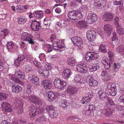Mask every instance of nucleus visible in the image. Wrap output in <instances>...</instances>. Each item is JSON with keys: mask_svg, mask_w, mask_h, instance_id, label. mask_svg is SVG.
<instances>
[{"mask_svg": "<svg viewBox=\"0 0 124 124\" xmlns=\"http://www.w3.org/2000/svg\"><path fill=\"white\" fill-rule=\"evenodd\" d=\"M21 39L23 41L28 42V43L30 44L33 45L35 43L33 36L27 32H23L22 34Z\"/></svg>", "mask_w": 124, "mask_h": 124, "instance_id": "nucleus-1", "label": "nucleus"}, {"mask_svg": "<svg viewBox=\"0 0 124 124\" xmlns=\"http://www.w3.org/2000/svg\"><path fill=\"white\" fill-rule=\"evenodd\" d=\"M68 16L70 19L74 21L79 20L82 17L81 13L78 11H70L68 13Z\"/></svg>", "mask_w": 124, "mask_h": 124, "instance_id": "nucleus-2", "label": "nucleus"}, {"mask_svg": "<svg viewBox=\"0 0 124 124\" xmlns=\"http://www.w3.org/2000/svg\"><path fill=\"white\" fill-rule=\"evenodd\" d=\"M116 87L114 84L111 83H108L107 85L106 91L107 93L111 96H115L116 95Z\"/></svg>", "mask_w": 124, "mask_h": 124, "instance_id": "nucleus-3", "label": "nucleus"}, {"mask_svg": "<svg viewBox=\"0 0 124 124\" xmlns=\"http://www.w3.org/2000/svg\"><path fill=\"white\" fill-rule=\"evenodd\" d=\"M71 40L74 46H78V49H81V47L83 44V41L81 38L78 37L74 36L71 38Z\"/></svg>", "mask_w": 124, "mask_h": 124, "instance_id": "nucleus-4", "label": "nucleus"}, {"mask_svg": "<svg viewBox=\"0 0 124 124\" xmlns=\"http://www.w3.org/2000/svg\"><path fill=\"white\" fill-rule=\"evenodd\" d=\"M54 84L55 87L58 89H62L65 87L67 85L66 82L61 81L58 78L55 79L54 80Z\"/></svg>", "mask_w": 124, "mask_h": 124, "instance_id": "nucleus-5", "label": "nucleus"}, {"mask_svg": "<svg viewBox=\"0 0 124 124\" xmlns=\"http://www.w3.org/2000/svg\"><path fill=\"white\" fill-rule=\"evenodd\" d=\"M98 54L93 52H88L87 53L85 56L86 60L88 62L96 59L98 57Z\"/></svg>", "mask_w": 124, "mask_h": 124, "instance_id": "nucleus-6", "label": "nucleus"}, {"mask_svg": "<svg viewBox=\"0 0 124 124\" xmlns=\"http://www.w3.org/2000/svg\"><path fill=\"white\" fill-rule=\"evenodd\" d=\"M14 102L18 110V112L20 113L23 112V102L22 100L17 99L14 101Z\"/></svg>", "mask_w": 124, "mask_h": 124, "instance_id": "nucleus-7", "label": "nucleus"}, {"mask_svg": "<svg viewBox=\"0 0 124 124\" xmlns=\"http://www.w3.org/2000/svg\"><path fill=\"white\" fill-rule=\"evenodd\" d=\"M1 105L3 113L10 112L12 111L11 106L8 103L3 102L1 104Z\"/></svg>", "mask_w": 124, "mask_h": 124, "instance_id": "nucleus-8", "label": "nucleus"}, {"mask_svg": "<svg viewBox=\"0 0 124 124\" xmlns=\"http://www.w3.org/2000/svg\"><path fill=\"white\" fill-rule=\"evenodd\" d=\"M97 19V16L96 14L92 13H89L87 17V23L89 24H92L96 21Z\"/></svg>", "mask_w": 124, "mask_h": 124, "instance_id": "nucleus-9", "label": "nucleus"}, {"mask_svg": "<svg viewBox=\"0 0 124 124\" xmlns=\"http://www.w3.org/2000/svg\"><path fill=\"white\" fill-rule=\"evenodd\" d=\"M85 81L91 86H97L98 84V82L93 79L92 76H91L86 77Z\"/></svg>", "mask_w": 124, "mask_h": 124, "instance_id": "nucleus-10", "label": "nucleus"}, {"mask_svg": "<svg viewBox=\"0 0 124 124\" xmlns=\"http://www.w3.org/2000/svg\"><path fill=\"white\" fill-rule=\"evenodd\" d=\"M86 36L88 39L91 41L95 40L96 37V33L93 30L88 31L86 33Z\"/></svg>", "mask_w": 124, "mask_h": 124, "instance_id": "nucleus-11", "label": "nucleus"}, {"mask_svg": "<svg viewBox=\"0 0 124 124\" xmlns=\"http://www.w3.org/2000/svg\"><path fill=\"white\" fill-rule=\"evenodd\" d=\"M77 70L81 73H86L87 71V68L84 63L78 65L76 66Z\"/></svg>", "mask_w": 124, "mask_h": 124, "instance_id": "nucleus-12", "label": "nucleus"}, {"mask_svg": "<svg viewBox=\"0 0 124 124\" xmlns=\"http://www.w3.org/2000/svg\"><path fill=\"white\" fill-rule=\"evenodd\" d=\"M113 15L111 12H106L103 15V18L104 21L110 22L113 18Z\"/></svg>", "mask_w": 124, "mask_h": 124, "instance_id": "nucleus-13", "label": "nucleus"}, {"mask_svg": "<svg viewBox=\"0 0 124 124\" xmlns=\"http://www.w3.org/2000/svg\"><path fill=\"white\" fill-rule=\"evenodd\" d=\"M81 76L78 74L75 75L74 77V82L78 85H80L82 84L83 86H85V85L84 83L83 82L82 80L81 79Z\"/></svg>", "mask_w": 124, "mask_h": 124, "instance_id": "nucleus-14", "label": "nucleus"}, {"mask_svg": "<svg viewBox=\"0 0 124 124\" xmlns=\"http://www.w3.org/2000/svg\"><path fill=\"white\" fill-rule=\"evenodd\" d=\"M40 25L39 22H37L36 20L32 21L31 27V29L35 31H37L39 29Z\"/></svg>", "mask_w": 124, "mask_h": 124, "instance_id": "nucleus-15", "label": "nucleus"}, {"mask_svg": "<svg viewBox=\"0 0 124 124\" xmlns=\"http://www.w3.org/2000/svg\"><path fill=\"white\" fill-rule=\"evenodd\" d=\"M78 88L73 86H69L67 88V91L70 95H73L76 93Z\"/></svg>", "mask_w": 124, "mask_h": 124, "instance_id": "nucleus-16", "label": "nucleus"}, {"mask_svg": "<svg viewBox=\"0 0 124 124\" xmlns=\"http://www.w3.org/2000/svg\"><path fill=\"white\" fill-rule=\"evenodd\" d=\"M104 29L105 33L107 36H109L112 31V27L110 24H106L104 25Z\"/></svg>", "mask_w": 124, "mask_h": 124, "instance_id": "nucleus-17", "label": "nucleus"}, {"mask_svg": "<svg viewBox=\"0 0 124 124\" xmlns=\"http://www.w3.org/2000/svg\"><path fill=\"white\" fill-rule=\"evenodd\" d=\"M42 84L44 88L46 89H50L52 86V84L51 82L48 80H44L42 82Z\"/></svg>", "mask_w": 124, "mask_h": 124, "instance_id": "nucleus-18", "label": "nucleus"}, {"mask_svg": "<svg viewBox=\"0 0 124 124\" xmlns=\"http://www.w3.org/2000/svg\"><path fill=\"white\" fill-rule=\"evenodd\" d=\"M38 72L40 76L45 78L48 77L49 75V71L44 69H39V70Z\"/></svg>", "mask_w": 124, "mask_h": 124, "instance_id": "nucleus-19", "label": "nucleus"}, {"mask_svg": "<svg viewBox=\"0 0 124 124\" xmlns=\"http://www.w3.org/2000/svg\"><path fill=\"white\" fill-rule=\"evenodd\" d=\"M94 5L98 8H100L101 6L104 7L106 5L105 1L103 0H94Z\"/></svg>", "mask_w": 124, "mask_h": 124, "instance_id": "nucleus-20", "label": "nucleus"}, {"mask_svg": "<svg viewBox=\"0 0 124 124\" xmlns=\"http://www.w3.org/2000/svg\"><path fill=\"white\" fill-rule=\"evenodd\" d=\"M92 97V95L91 93H89L86 94L82 98L81 101L82 103L83 104L87 103L88 102L90 101Z\"/></svg>", "mask_w": 124, "mask_h": 124, "instance_id": "nucleus-21", "label": "nucleus"}, {"mask_svg": "<svg viewBox=\"0 0 124 124\" xmlns=\"http://www.w3.org/2000/svg\"><path fill=\"white\" fill-rule=\"evenodd\" d=\"M60 106L64 109L66 110L70 105L69 101L66 100H62L59 103Z\"/></svg>", "mask_w": 124, "mask_h": 124, "instance_id": "nucleus-22", "label": "nucleus"}, {"mask_svg": "<svg viewBox=\"0 0 124 124\" xmlns=\"http://www.w3.org/2000/svg\"><path fill=\"white\" fill-rule=\"evenodd\" d=\"M24 55L20 54L18 55V58L15 60L14 64L17 67L19 66L20 63L25 59Z\"/></svg>", "mask_w": 124, "mask_h": 124, "instance_id": "nucleus-23", "label": "nucleus"}, {"mask_svg": "<svg viewBox=\"0 0 124 124\" xmlns=\"http://www.w3.org/2000/svg\"><path fill=\"white\" fill-rule=\"evenodd\" d=\"M6 48L9 52H11L15 50L16 47V45L12 42H8L6 44Z\"/></svg>", "mask_w": 124, "mask_h": 124, "instance_id": "nucleus-24", "label": "nucleus"}, {"mask_svg": "<svg viewBox=\"0 0 124 124\" xmlns=\"http://www.w3.org/2000/svg\"><path fill=\"white\" fill-rule=\"evenodd\" d=\"M72 74L71 70L69 69L64 70L63 72V76L64 78H68Z\"/></svg>", "mask_w": 124, "mask_h": 124, "instance_id": "nucleus-25", "label": "nucleus"}, {"mask_svg": "<svg viewBox=\"0 0 124 124\" xmlns=\"http://www.w3.org/2000/svg\"><path fill=\"white\" fill-rule=\"evenodd\" d=\"M48 116L47 114L45 113L44 115L38 118L37 122L41 124L44 123L45 121L48 119Z\"/></svg>", "mask_w": 124, "mask_h": 124, "instance_id": "nucleus-26", "label": "nucleus"}, {"mask_svg": "<svg viewBox=\"0 0 124 124\" xmlns=\"http://www.w3.org/2000/svg\"><path fill=\"white\" fill-rule=\"evenodd\" d=\"M12 90L13 92L18 93L21 91L22 88L19 85H14L12 86Z\"/></svg>", "mask_w": 124, "mask_h": 124, "instance_id": "nucleus-27", "label": "nucleus"}, {"mask_svg": "<svg viewBox=\"0 0 124 124\" xmlns=\"http://www.w3.org/2000/svg\"><path fill=\"white\" fill-rule=\"evenodd\" d=\"M116 51L117 52L124 56V46L120 45L118 46L116 48Z\"/></svg>", "mask_w": 124, "mask_h": 124, "instance_id": "nucleus-28", "label": "nucleus"}, {"mask_svg": "<svg viewBox=\"0 0 124 124\" xmlns=\"http://www.w3.org/2000/svg\"><path fill=\"white\" fill-rule=\"evenodd\" d=\"M33 14L35 17L37 19L42 18L43 16V14L42 10H37L35 11Z\"/></svg>", "mask_w": 124, "mask_h": 124, "instance_id": "nucleus-29", "label": "nucleus"}, {"mask_svg": "<svg viewBox=\"0 0 124 124\" xmlns=\"http://www.w3.org/2000/svg\"><path fill=\"white\" fill-rule=\"evenodd\" d=\"M77 26L80 28H86L87 25L86 24L85 21L84 20L79 21L77 23Z\"/></svg>", "mask_w": 124, "mask_h": 124, "instance_id": "nucleus-30", "label": "nucleus"}, {"mask_svg": "<svg viewBox=\"0 0 124 124\" xmlns=\"http://www.w3.org/2000/svg\"><path fill=\"white\" fill-rule=\"evenodd\" d=\"M46 95L48 97V101H51L53 100L55 97L54 94L52 92L49 91L46 93Z\"/></svg>", "mask_w": 124, "mask_h": 124, "instance_id": "nucleus-31", "label": "nucleus"}, {"mask_svg": "<svg viewBox=\"0 0 124 124\" xmlns=\"http://www.w3.org/2000/svg\"><path fill=\"white\" fill-rule=\"evenodd\" d=\"M98 94L99 96V99L100 100H104L106 98L105 93L103 90H99L98 92Z\"/></svg>", "mask_w": 124, "mask_h": 124, "instance_id": "nucleus-32", "label": "nucleus"}, {"mask_svg": "<svg viewBox=\"0 0 124 124\" xmlns=\"http://www.w3.org/2000/svg\"><path fill=\"white\" fill-rule=\"evenodd\" d=\"M15 75L19 78L23 79L24 78V74L23 72H22L20 70H17L15 73Z\"/></svg>", "mask_w": 124, "mask_h": 124, "instance_id": "nucleus-33", "label": "nucleus"}, {"mask_svg": "<svg viewBox=\"0 0 124 124\" xmlns=\"http://www.w3.org/2000/svg\"><path fill=\"white\" fill-rule=\"evenodd\" d=\"M76 62V61L73 57H71L68 60V64L70 66H74Z\"/></svg>", "mask_w": 124, "mask_h": 124, "instance_id": "nucleus-34", "label": "nucleus"}, {"mask_svg": "<svg viewBox=\"0 0 124 124\" xmlns=\"http://www.w3.org/2000/svg\"><path fill=\"white\" fill-rule=\"evenodd\" d=\"M29 112L30 114H31V113H36V112L37 110L36 106L31 105L29 107Z\"/></svg>", "mask_w": 124, "mask_h": 124, "instance_id": "nucleus-35", "label": "nucleus"}, {"mask_svg": "<svg viewBox=\"0 0 124 124\" xmlns=\"http://www.w3.org/2000/svg\"><path fill=\"white\" fill-rule=\"evenodd\" d=\"M99 65L98 63L94 65L93 66H92L91 64H89V68L90 69V71L91 72H93L96 70L97 68H98Z\"/></svg>", "mask_w": 124, "mask_h": 124, "instance_id": "nucleus-36", "label": "nucleus"}, {"mask_svg": "<svg viewBox=\"0 0 124 124\" xmlns=\"http://www.w3.org/2000/svg\"><path fill=\"white\" fill-rule=\"evenodd\" d=\"M108 49V47L103 44L101 45L99 47L100 50L101 52H103L104 53L106 52L107 51V49Z\"/></svg>", "mask_w": 124, "mask_h": 124, "instance_id": "nucleus-37", "label": "nucleus"}, {"mask_svg": "<svg viewBox=\"0 0 124 124\" xmlns=\"http://www.w3.org/2000/svg\"><path fill=\"white\" fill-rule=\"evenodd\" d=\"M28 98L31 102L35 104V102L38 99V97L34 95H31L29 96Z\"/></svg>", "mask_w": 124, "mask_h": 124, "instance_id": "nucleus-38", "label": "nucleus"}, {"mask_svg": "<svg viewBox=\"0 0 124 124\" xmlns=\"http://www.w3.org/2000/svg\"><path fill=\"white\" fill-rule=\"evenodd\" d=\"M112 110L109 108L104 109L103 110V112L105 115L107 116H111L112 113Z\"/></svg>", "mask_w": 124, "mask_h": 124, "instance_id": "nucleus-39", "label": "nucleus"}, {"mask_svg": "<svg viewBox=\"0 0 124 124\" xmlns=\"http://www.w3.org/2000/svg\"><path fill=\"white\" fill-rule=\"evenodd\" d=\"M116 27V31L118 34L121 35L124 34V29L122 28L121 26L118 25Z\"/></svg>", "mask_w": 124, "mask_h": 124, "instance_id": "nucleus-40", "label": "nucleus"}, {"mask_svg": "<svg viewBox=\"0 0 124 124\" xmlns=\"http://www.w3.org/2000/svg\"><path fill=\"white\" fill-rule=\"evenodd\" d=\"M58 42L57 41L54 42L53 44V49L54 50L58 52L62 51V50H61L60 49H59V47H58Z\"/></svg>", "mask_w": 124, "mask_h": 124, "instance_id": "nucleus-41", "label": "nucleus"}, {"mask_svg": "<svg viewBox=\"0 0 124 124\" xmlns=\"http://www.w3.org/2000/svg\"><path fill=\"white\" fill-rule=\"evenodd\" d=\"M8 96L7 94H5L3 92H0V101L5 100L7 98Z\"/></svg>", "mask_w": 124, "mask_h": 124, "instance_id": "nucleus-42", "label": "nucleus"}, {"mask_svg": "<svg viewBox=\"0 0 124 124\" xmlns=\"http://www.w3.org/2000/svg\"><path fill=\"white\" fill-rule=\"evenodd\" d=\"M44 48L45 51H47L48 52H50L52 51L51 46L49 44H47L45 45Z\"/></svg>", "mask_w": 124, "mask_h": 124, "instance_id": "nucleus-43", "label": "nucleus"}, {"mask_svg": "<svg viewBox=\"0 0 124 124\" xmlns=\"http://www.w3.org/2000/svg\"><path fill=\"white\" fill-rule=\"evenodd\" d=\"M27 20V18L24 17H21L19 18L18 19V23L20 24L25 23Z\"/></svg>", "mask_w": 124, "mask_h": 124, "instance_id": "nucleus-44", "label": "nucleus"}, {"mask_svg": "<svg viewBox=\"0 0 124 124\" xmlns=\"http://www.w3.org/2000/svg\"><path fill=\"white\" fill-rule=\"evenodd\" d=\"M121 66L120 64L118 63H114L113 67L114 71L115 72L117 71Z\"/></svg>", "mask_w": 124, "mask_h": 124, "instance_id": "nucleus-45", "label": "nucleus"}, {"mask_svg": "<svg viewBox=\"0 0 124 124\" xmlns=\"http://www.w3.org/2000/svg\"><path fill=\"white\" fill-rule=\"evenodd\" d=\"M58 113L57 111L54 109L50 113L49 115L52 118H56L58 116Z\"/></svg>", "mask_w": 124, "mask_h": 124, "instance_id": "nucleus-46", "label": "nucleus"}, {"mask_svg": "<svg viewBox=\"0 0 124 124\" xmlns=\"http://www.w3.org/2000/svg\"><path fill=\"white\" fill-rule=\"evenodd\" d=\"M83 112L87 116H93L94 115V113L93 112H91L88 108L87 109H84Z\"/></svg>", "mask_w": 124, "mask_h": 124, "instance_id": "nucleus-47", "label": "nucleus"}, {"mask_svg": "<svg viewBox=\"0 0 124 124\" xmlns=\"http://www.w3.org/2000/svg\"><path fill=\"white\" fill-rule=\"evenodd\" d=\"M54 109V107L52 105L47 106L46 108V112L48 113L49 114Z\"/></svg>", "mask_w": 124, "mask_h": 124, "instance_id": "nucleus-48", "label": "nucleus"}, {"mask_svg": "<svg viewBox=\"0 0 124 124\" xmlns=\"http://www.w3.org/2000/svg\"><path fill=\"white\" fill-rule=\"evenodd\" d=\"M23 69L27 72L31 71L32 70V68L28 64H27L24 66Z\"/></svg>", "mask_w": 124, "mask_h": 124, "instance_id": "nucleus-49", "label": "nucleus"}, {"mask_svg": "<svg viewBox=\"0 0 124 124\" xmlns=\"http://www.w3.org/2000/svg\"><path fill=\"white\" fill-rule=\"evenodd\" d=\"M38 57L40 61H45L46 60L45 55L43 53H41L39 54Z\"/></svg>", "mask_w": 124, "mask_h": 124, "instance_id": "nucleus-50", "label": "nucleus"}, {"mask_svg": "<svg viewBox=\"0 0 124 124\" xmlns=\"http://www.w3.org/2000/svg\"><path fill=\"white\" fill-rule=\"evenodd\" d=\"M31 82L34 85H38L39 83V79L38 77L35 76V77L33 78Z\"/></svg>", "mask_w": 124, "mask_h": 124, "instance_id": "nucleus-51", "label": "nucleus"}, {"mask_svg": "<svg viewBox=\"0 0 124 124\" xmlns=\"http://www.w3.org/2000/svg\"><path fill=\"white\" fill-rule=\"evenodd\" d=\"M32 86L31 85H27V88L26 90V93L28 94L31 93L32 91Z\"/></svg>", "mask_w": 124, "mask_h": 124, "instance_id": "nucleus-52", "label": "nucleus"}, {"mask_svg": "<svg viewBox=\"0 0 124 124\" xmlns=\"http://www.w3.org/2000/svg\"><path fill=\"white\" fill-rule=\"evenodd\" d=\"M23 7L20 5H17L16 7V10L18 12L21 13L23 12Z\"/></svg>", "mask_w": 124, "mask_h": 124, "instance_id": "nucleus-53", "label": "nucleus"}, {"mask_svg": "<svg viewBox=\"0 0 124 124\" xmlns=\"http://www.w3.org/2000/svg\"><path fill=\"white\" fill-rule=\"evenodd\" d=\"M58 46L59 48H64V45L63 41L62 40H59L58 42Z\"/></svg>", "mask_w": 124, "mask_h": 124, "instance_id": "nucleus-54", "label": "nucleus"}, {"mask_svg": "<svg viewBox=\"0 0 124 124\" xmlns=\"http://www.w3.org/2000/svg\"><path fill=\"white\" fill-rule=\"evenodd\" d=\"M108 54L110 58V61L111 62H113V53L111 51H110L108 52Z\"/></svg>", "mask_w": 124, "mask_h": 124, "instance_id": "nucleus-55", "label": "nucleus"}, {"mask_svg": "<svg viewBox=\"0 0 124 124\" xmlns=\"http://www.w3.org/2000/svg\"><path fill=\"white\" fill-rule=\"evenodd\" d=\"M2 34H3L4 36H6L8 33V31L6 29H4L3 30L1 31Z\"/></svg>", "mask_w": 124, "mask_h": 124, "instance_id": "nucleus-56", "label": "nucleus"}, {"mask_svg": "<svg viewBox=\"0 0 124 124\" xmlns=\"http://www.w3.org/2000/svg\"><path fill=\"white\" fill-rule=\"evenodd\" d=\"M20 45L21 48L22 49V50H25L27 48V47L25 46V45L24 42H22L20 43Z\"/></svg>", "mask_w": 124, "mask_h": 124, "instance_id": "nucleus-57", "label": "nucleus"}, {"mask_svg": "<svg viewBox=\"0 0 124 124\" xmlns=\"http://www.w3.org/2000/svg\"><path fill=\"white\" fill-rule=\"evenodd\" d=\"M91 112H93V113L94 111L96 109L95 106L93 105H90L88 107V108Z\"/></svg>", "mask_w": 124, "mask_h": 124, "instance_id": "nucleus-58", "label": "nucleus"}, {"mask_svg": "<svg viewBox=\"0 0 124 124\" xmlns=\"http://www.w3.org/2000/svg\"><path fill=\"white\" fill-rule=\"evenodd\" d=\"M15 77L14 76H12L11 77V78L12 80L14 82L17 83L20 82L19 80Z\"/></svg>", "mask_w": 124, "mask_h": 124, "instance_id": "nucleus-59", "label": "nucleus"}, {"mask_svg": "<svg viewBox=\"0 0 124 124\" xmlns=\"http://www.w3.org/2000/svg\"><path fill=\"white\" fill-rule=\"evenodd\" d=\"M44 68L47 70H51L52 67L50 64H47L45 66Z\"/></svg>", "mask_w": 124, "mask_h": 124, "instance_id": "nucleus-60", "label": "nucleus"}, {"mask_svg": "<svg viewBox=\"0 0 124 124\" xmlns=\"http://www.w3.org/2000/svg\"><path fill=\"white\" fill-rule=\"evenodd\" d=\"M33 63L37 67L39 68H40L41 67V66L40 65V62H38L37 61L34 60L33 61Z\"/></svg>", "mask_w": 124, "mask_h": 124, "instance_id": "nucleus-61", "label": "nucleus"}, {"mask_svg": "<svg viewBox=\"0 0 124 124\" xmlns=\"http://www.w3.org/2000/svg\"><path fill=\"white\" fill-rule=\"evenodd\" d=\"M104 65V67L107 70L110 67V62H106L104 64H103Z\"/></svg>", "mask_w": 124, "mask_h": 124, "instance_id": "nucleus-62", "label": "nucleus"}, {"mask_svg": "<svg viewBox=\"0 0 124 124\" xmlns=\"http://www.w3.org/2000/svg\"><path fill=\"white\" fill-rule=\"evenodd\" d=\"M118 101L124 103V94L121 95L118 99Z\"/></svg>", "mask_w": 124, "mask_h": 124, "instance_id": "nucleus-63", "label": "nucleus"}, {"mask_svg": "<svg viewBox=\"0 0 124 124\" xmlns=\"http://www.w3.org/2000/svg\"><path fill=\"white\" fill-rule=\"evenodd\" d=\"M35 104L36 105H41L42 104V101L40 99L38 98L36 102H35Z\"/></svg>", "mask_w": 124, "mask_h": 124, "instance_id": "nucleus-64", "label": "nucleus"}]
</instances>
